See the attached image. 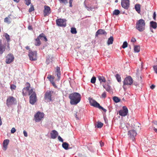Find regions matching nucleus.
Listing matches in <instances>:
<instances>
[{
  "label": "nucleus",
  "mask_w": 157,
  "mask_h": 157,
  "mask_svg": "<svg viewBox=\"0 0 157 157\" xmlns=\"http://www.w3.org/2000/svg\"><path fill=\"white\" fill-rule=\"evenodd\" d=\"M69 98L70 99L71 105H76L81 100V95L78 93H72L69 95Z\"/></svg>",
  "instance_id": "f257e3e1"
},
{
  "label": "nucleus",
  "mask_w": 157,
  "mask_h": 157,
  "mask_svg": "<svg viewBox=\"0 0 157 157\" xmlns=\"http://www.w3.org/2000/svg\"><path fill=\"white\" fill-rule=\"evenodd\" d=\"M145 23L143 19H140L136 21L135 28L140 32H143L145 29Z\"/></svg>",
  "instance_id": "f03ea898"
},
{
  "label": "nucleus",
  "mask_w": 157,
  "mask_h": 157,
  "mask_svg": "<svg viewBox=\"0 0 157 157\" xmlns=\"http://www.w3.org/2000/svg\"><path fill=\"white\" fill-rule=\"evenodd\" d=\"M123 88L125 91L127 89V86L129 87L133 83V79L131 76H128L124 79L123 81Z\"/></svg>",
  "instance_id": "7ed1b4c3"
},
{
  "label": "nucleus",
  "mask_w": 157,
  "mask_h": 157,
  "mask_svg": "<svg viewBox=\"0 0 157 157\" xmlns=\"http://www.w3.org/2000/svg\"><path fill=\"white\" fill-rule=\"evenodd\" d=\"M29 95H30L29 97V102L33 105L36 102L37 97L36 94L33 89H31L29 91Z\"/></svg>",
  "instance_id": "20e7f679"
},
{
  "label": "nucleus",
  "mask_w": 157,
  "mask_h": 157,
  "mask_svg": "<svg viewBox=\"0 0 157 157\" xmlns=\"http://www.w3.org/2000/svg\"><path fill=\"white\" fill-rule=\"evenodd\" d=\"M53 93L54 92L52 90H48L45 93L44 98L46 102L52 101V95Z\"/></svg>",
  "instance_id": "39448f33"
},
{
  "label": "nucleus",
  "mask_w": 157,
  "mask_h": 157,
  "mask_svg": "<svg viewBox=\"0 0 157 157\" xmlns=\"http://www.w3.org/2000/svg\"><path fill=\"white\" fill-rule=\"evenodd\" d=\"M16 102V99L12 96L8 97L6 101V104L9 107L15 104Z\"/></svg>",
  "instance_id": "423d86ee"
},
{
  "label": "nucleus",
  "mask_w": 157,
  "mask_h": 157,
  "mask_svg": "<svg viewBox=\"0 0 157 157\" xmlns=\"http://www.w3.org/2000/svg\"><path fill=\"white\" fill-rule=\"evenodd\" d=\"M44 116L43 113L38 112L35 115L34 120L36 122H39L43 118Z\"/></svg>",
  "instance_id": "0eeeda50"
},
{
  "label": "nucleus",
  "mask_w": 157,
  "mask_h": 157,
  "mask_svg": "<svg viewBox=\"0 0 157 157\" xmlns=\"http://www.w3.org/2000/svg\"><path fill=\"white\" fill-rule=\"evenodd\" d=\"M5 62L7 64H9L13 61L14 57L13 55L11 53L8 54L6 57Z\"/></svg>",
  "instance_id": "6e6552de"
},
{
  "label": "nucleus",
  "mask_w": 157,
  "mask_h": 157,
  "mask_svg": "<svg viewBox=\"0 0 157 157\" xmlns=\"http://www.w3.org/2000/svg\"><path fill=\"white\" fill-rule=\"evenodd\" d=\"M29 56L30 59L32 61H35L37 59L36 52H32L31 50H29Z\"/></svg>",
  "instance_id": "1a4fd4ad"
},
{
  "label": "nucleus",
  "mask_w": 157,
  "mask_h": 157,
  "mask_svg": "<svg viewBox=\"0 0 157 157\" xmlns=\"http://www.w3.org/2000/svg\"><path fill=\"white\" fill-rule=\"evenodd\" d=\"M26 87H24L22 90V94L24 96H26L29 94V91L30 90L29 88L30 87V84L29 82H27L26 84Z\"/></svg>",
  "instance_id": "9d476101"
},
{
  "label": "nucleus",
  "mask_w": 157,
  "mask_h": 157,
  "mask_svg": "<svg viewBox=\"0 0 157 157\" xmlns=\"http://www.w3.org/2000/svg\"><path fill=\"white\" fill-rule=\"evenodd\" d=\"M129 0H121V5L122 7L127 10L130 6Z\"/></svg>",
  "instance_id": "9b49d317"
},
{
  "label": "nucleus",
  "mask_w": 157,
  "mask_h": 157,
  "mask_svg": "<svg viewBox=\"0 0 157 157\" xmlns=\"http://www.w3.org/2000/svg\"><path fill=\"white\" fill-rule=\"evenodd\" d=\"M128 113V110L126 106L123 107V109L119 111V115L121 116H126Z\"/></svg>",
  "instance_id": "f8f14e48"
},
{
  "label": "nucleus",
  "mask_w": 157,
  "mask_h": 157,
  "mask_svg": "<svg viewBox=\"0 0 157 157\" xmlns=\"http://www.w3.org/2000/svg\"><path fill=\"white\" fill-rule=\"evenodd\" d=\"M56 24L60 26H63L65 27L66 25V20L59 18L56 20Z\"/></svg>",
  "instance_id": "ddd939ff"
},
{
  "label": "nucleus",
  "mask_w": 157,
  "mask_h": 157,
  "mask_svg": "<svg viewBox=\"0 0 157 157\" xmlns=\"http://www.w3.org/2000/svg\"><path fill=\"white\" fill-rule=\"evenodd\" d=\"M128 134L130 138H131L132 140H134V137L136 136L137 133L135 130L133 129L129 131Z\"/></svg>",
  "instance_id": "4468645a"
},
{
  "label": "nucleus",
  "mask_w": 157,
  "mask_h": 157,
  "mask_svg": "<svg viewBox=\"0 0 157 157\" xmlns=\"http://www.w3.org/2000/svg\"><path fill=\"white\" fill-rule=\"evenodd\" d=\"M51 12L50 8L46 6H44V17L48 15Z\"/></svg>",
  "instance_id": "2eb2a0df"
},
{
  "label": "nucleus",
  "mask_w": 157,
  "mask_h": 157,
  "mask_svg": "<svg viewBox=\"0 0 157 157\" xmlns=\"http://www.w3.org/2000/svg\"><path fill=\"white\" fill-rule=\"evenodd\" d=\"M6 44H3L1 40H0V54H2L5 51L6 49Z\"/></svg>",
  "instance_id": "dca6fc26"
},
{
  "label": "nucleus",
  "mask_w": 157,
  "mask_h": 157,
  "mask_svg": "<svg viewBox=\"0 0 157 157\" xmlns=\"http://www.w3.org/2000/svg\"><path fill=\"white\" fill-rule=\"evenodd\" d=\"M40 35L39 36H38L37 38L35 39V42L34 43V44L36 46H40L41 44V42L40 40V37H42V35Z\"/></svg>",
  "instance_id": "f3484780"
},
{
  "label": "nucleus",
  "mask_w": 157,
  "mask_h": 157,
  "mask_svg": "<svg viewBox=\"0 0 157 157\" xmlns=\"http://www.w3.org/2000/svg\"><path fill=\"white\" fill-rule=\"evenodd\" d=\"M90 103L91 105L97 108H98L100 105L99 103H98L95 100H91L90 101Z\"/></svg>",
  "instance_id": "a211bd4d"
},
{
  "label": "nucleus",
  "mask_w": 157,
  "mask_h": 157,
  "mask_svg": "<svg viewBox=\"0 0 157 157\" xmlns=\"http://www.w3.org/2000/svg\"><path fill=\"white\" fill-rule=\"evenodd\" d=\"M90 103L91 105L97 108H98L100 105L99 103H98L95 100H91L90 101Z\"/></svg>",
  "instance_id": "6ab92c4d"
},
{
  "label": "nucleus",
  "mask_w": 157,
  "mask_h": 157,
  "mask_svg": "<svg viewBox=\"0 0 157 157\" xmlns=\"http://www.w3.org/2000/svg\"><path fill=\"white\" fill-rule=\"evenodd\" d=\"M9 142V140L8 139L4 140L3 143L2 145L3 147V149L6 150L7 148V146Z\"/></svg>",
  "instance_id": "aec40b11"
},
{
  "label": "nucleus",
  "mask_w": 157,
  "mask_h": 157,
  "mask_svg": "<svg viewBox=\"0 0 157 157\" xmlns=\"http://www.w3.org/2000/svg\"><path fill=\"white\" fill-rule=\"evenodd\" d=\"M5 37L7 40L8 43V45L7 46V49L8 50V51H9L10 49V44L9 43H8L10 40V36L7 33H6L5 34Z\"/></svg>",
  "instance_id": "412c9836"
},
{
  "label": "nucleus",
  "mask_w": 157,
  "mask_h": 157,
  "mask_svg": "<svg viewBox=\"0 0 157 157\" xmlns=\"http://www.w3.org/2000/svg\"><path fill=\"white\" fill-rule=\"evenodd\" d=\"M106 34V33L104 30L99 29L96 33V36H98V35L99 34Z\"/></svg>",
  "instance_id": "4be33fe9"
},
{
  "label": "nucleus",
  "mask_w": 157,
  "mask_h": 157,
  "mask_svg": "<svg viewBox=\"0 0 157 157\" xmlns=\"http://www.w3.org/2000/svg\"><path fill=\"white\" fill-rule=\"evenodd\" d=\"M51 137L52 139H55L57 136L58 133V132L55 130H53L52 131V133H51Z\"/></svg>",
  "instance_id": "5701e85b"
},
{
  "label": "nucleus",
  "mask_w": 157,
  "mask_h": 157,
  "mask_svg": "<svg viewBox=\"0 0 157 157\" xmlns=\"http://www.w3.org/2000/svg\"><path fill=\"white\" fill-rule=\"evenodd\" d=\"M10 15H9L8 17H6L4 19V22L7 23L8 24H10L11 22V18L10 17Z\"/></svg>",
  "instance_id": "b1692460"
},
{
  "label": "nucleus",
  "mask_w": 157,
  "mask_h": 157,
  "mask_svg": "<svg viewBox=\"0 0 157 157\" xmlns=\"http://www.w3.org/2000/svg\"><path fill=\"white\" fill-rule=\"evenodd\" d=\"M98 78L101 83L102 82H106V80L105 78L103 76H99L98 77Z\"/></svg>",
  "instance_id": "393cba45"
},
{
  "label": "nucleus",
  "mask_w": 157,
  "mask_h": 157,
  "mask_svg": "<svg viewBox=\"0 0 157 157\" xmlns=\"http://www.w3.org/2000/svg\"><path fill=\"white\" fill-rule=\"evenodd\" d=\"M150 26L154 29H155L157 27V23L153 21L150 22Z\"/></svg>",
  "instance_id": "a878e982"
},
{
  "label": "nucleus",
  "mask_w": 157,
  "mask_h": 157,
  "mask_svg": "<svg viewBox=\"0 0 157 157\" xmlns=\"http://www.w3.org/2000/svg\"><path fill=\"white\" fill-rule=\"evenodd\" d=\"M62 147L65 150H67L69 149L68 147L69 144L66 142H64L62 144Z\"/></svg>",
  "instance_id": "bb28decb"
},
{
  "label": "nucleus",
  "mask_w": 157,
  "mask_h": 157,
  "mask_svg": "<svg viewBox=\"0 0 157 157\" xmlns=\"http://www.w3.org/2000/svg\"><path fill=\"white\" fill-rule=\"evenodd\" d=\"M113 36H110L108 40L107 44L108 45L113 44Z\"/></svg>",
  "instance_id": "cd10ccee"
},
{
  "label": "nucleus",
  "mask_w": 157,
  "mask_h": 157,
  "mask_svg": "<svg viewBox=\"0 0 157 157\" xmlns=\"http://www.w3.org/2000/svg\"><path fill=\"white\" fill-rule=\"evenodd\" d=\"M103 87L107 91H109L110 90L111 86L108 84H105L103 85Z\"/></svg>",
  "instance_id": "c85d7f7f"
},
{
  "label": "nucleus",
  "mask_w": 157,
  "mask_h": 157,
  "mask_svg": "<svg viewBox=\"0 0 157 157\" xmlns=\"http://www.w3.org/2000/svg\"><path fill=\"white\" fill-rule=\"evenodd\" d=\"M134 50L135 52H139L140 51V47L138 45H135L134 46Z\"/></svg>",
  "instance_id": "c756f323"
},
{
  "label": "nucleus",
  "mask_w": 157,
  "mask_h": 157,
  "mask_svg": "<svg viewBox=\"0 0 157 157\" xmlns=\"http://www.w3.org/2000/svg\"><path fill=\"white\" fill-rule=\"evenodd\" d=\"M135 8L136 10L139 13L140 12V6L139 4H136L135 6Z\"/></svg>",
  "instance_id": "7c9ffc66"
},
{
  "label": "nucleus",
  "mask_w": 157,
  "mask_h": 157,
  "mask_svg": "<svg viewBox=\"0 0 157 157\" xmlns=\"http://www.w3.org/2000/svg\"><path fill=\"white\" fill-rule=\"evenodd\" d=\"M42 34L43 35H42V36H43L42 37H40V38L41 40H43L44 41H45V42H46L48 41V40L46 38V36L43 33H41V34H40V35H42Z\"/></svg>",
  "instance_id": "2f4dec72"
},
{
  "label": "nucleus",
  "mask_w": 157,
  "mask_h": 157,
  "mask_svg": "<svg viewBox=\"0 0 157 157\" xmlns=\"http://www.w3.org/2000/svg\"><path fill=\"white\" fill-rule=\"evenodd\" d=\"M71 32L72 34H76L77 33L76 29L73 27L71 28Z\"/></svg>",
  "instance_id": "473e14b6"
},
{
  "label": "nucleus",
  "mask_w": 157,
  "mask_h": 157,
  "mask_svg": "<svg viewBox=\"0 0 157 157\" xmlns=\"http://www.w3.org/2000/svg\"><path fill=\"white\" fill-rule=\"evenodd\" d=\"M113 100L115 102L117 103L120 101V99L117 97L114 96L113 97Z\"/></svg>",
  "instance_id": "72a5a7b5"
},
{
  "label": "nucleus",
  "mask_w": 157,
  "mask_h": 157,
  "mask_svg": "<svg viewBox=\"0 0 157 157\" xmlns=\"http://www.w3.org/2000/svg\"><path fill=\"white\" fill-rule=\"evenodd\" d=\"M115 77L118 82H120L121 81V77L119 74H116Z\"/></svg>",
  "instance_id": "f704fd0d"
},
{
  "label": "nucleus",
  "mask_w": 157,
  "mask_h": 157,
  "mask_svg": "<svg viewBox=\"0 0 157 157\" xmlns=\"http://www.w3.org/2000/svg\"><path fill=\"white\" fill-rule=\"evenodd\" d=\"M103 125V124L100 122H98L97 125L98 128H101L102 127Z\"/></svg>",
  "instance_id": "c9c22d12"
},
{
  "label": "nucleus",
  "mask_w": 157,
  "mask_h": 157,
  "mask_svg": "<svg viewBox=\"0 0 157 157\" xmlns=\"http://www.w3.org/2000/svg\"><path fill=\"white\" fill-rule=\"evenodd\" d=\"M120 13V11L118 10H115L113 12V15H118Z\"/></svg>",
  "instance_id": "e433bc0d"
},
{
  "label": "nucleus",
  "mask_w": 157,
  "mask_h": 157,
  "mask_svg": "<svg viewBox=\"0 0 157 157\" xmlns=\"http://www.w3.org/2000/svg\"><path fill=\"white\" fill-rule=\"evenodd\" d=\"M128 45V44L127 43V42L126 41H124V42L122 47L124 49L127 47Z\"/></svg>",
  "instance_id": "4c0bfd02"
},
{
  "label": "nucleus",
  "mask_w": 157,
  "mask_h": 157,
  "mask_svg": "<svg viewBox=\"0 0 157 157\" xmlns=\"http://www.w3.org/2000/svg\"><path fill=\"white\" fill-rule=\"evenodd\" d=\"M34 8L33 6V5H30V7L29 9V12L30 13L34 11Z\"/></svg>",
  "instance_id": "58836bf2"
},
{
  "label": "nucleus",
  "mask_w": 157,
  "mask_h": 157,
  "mask_svg": "<svg viewBox=\"0 0 157 157\" xmlns=\"http://www.w3.org/2000/svg\"><path fill=\"white\" fill-rule=\"evenodd\" d=\"M16 86L15 85L13 84H12L10 85V88L11 90H15L16 89Z\"/></svg>",
  "instance_id": "ea45409f"
},
{
  "label": "nucleus",
  "mask_w": 157,
  "mask_h": 157,
  "mask_svg": "<svg viewBox=\"0 0 157 157\" xmlns=\"http://www.w3.org/2000/svg\"><path fill=\"white\" fill-rule=\"evenodd\" d=\"M56 73L57 76L58 77L57 80L58 81H59L60 79V76H61L60 72H56Z\"/></svg>",
  "instance_id": "a19ab883"
},
{
  "label": "nucleus",
  "mask_w": 157,
  "mask_h": 157,
  "mask_svg": "<svg viewBox=\"0 0 157 157\" xmlns=\"http://www.w3.org/2000/svg\"><path fill=\"white\" fill-rule=\"evenodd\" d=\"M96 78L95 77H93L91 79V82L92 83H94L95 82Z\"/></svg>",
  "instance_id": "79ce46f5"
},
{
  "label": "nucleus",
  "mask_w": 157,
  "mask_h": 157,
  "mask_svg": "<svg viewBox=\"0 0 157 157\" xmlns=\"http://www.w3.org/2000/svg\"><path fill=\"white\" fill-rule=\"evenodd\" d=\"M60 3H63L66 4L68 2V0H58Z\"/></svg>",
  "instance_id": "37998d69"
},
{
  "label": "nucleus",
  "mask_w": 157,
  "mask_h": 157,
  "mask_svg": "<svg viewBox=\"0 0 157 157\" xmlns=\"http://www.w3.org/2000/svg\"><path fill=\"white\" fill-rule=\"evenodd\" d=\"M98 108H99V109H101L105 113L107 111V110L105 109L104 108L100 106V105H99V106Z\"/></svg>",
  "instance_id": "c03bdc74"
},
{
  "label": "nucleus",
  "mask_w": 157,
  "mask_h": 157,
  "mask_svg": "<svg viewBox=\"0 0 157 157\" xmlns=\"http://www.w3.org/2000/svg\"><path fill=\"white\" fill-rule=\"evenodd\" d=\"M25 4L27 6H29L31 3V0H25Z\"/></svg>",
  "instance_id": "a18cd8bd"
},
{
  "label": "nucleus",
  "mask_w": 157,
  "mask_h": 157,
  "mask_svg": "<svg viewBox=\"0 0 157 157\" xmlns=\"http://www.w3.org/2000/svg\"><path fill=\"white\" fill-rule=\"evenodd\" d=\"M153 68L155 73L157 74V65L153 66Z\"/></svg>",
  "instance_id": "49530a36"
},
{
  "label": "nucleus",
  "mask_w": 157,
  "mask_h": 157,
  "mask_svg": "<svg viewBox=\"0 0 157 157\" xmlns=\"http://www.w3.org/2000/svg\"><path fill=\"white\" fill-rule=\"evenodd\" d=\"M88 8L87 10H92L93 9L97 8V7H90V8L87 7Z\"/></svg>",
  "instance_id": "de8ad7c7"
},
{
  "label": "nucleus",
  "mask_w": 157,
  "mask_h": 157,
  "mask_svg": "<svg viewBox=\"0 0 157 157\" xmlns=\"http://www.w3.org/2000/svg\"><path fill=\"white\" fill-rule=\"evenodd\" d=\"M51 82L52 83L53 86H54V87L56 88H57V86H56L55 83L53 81H51Z\"/></svg>",
  "instance_id": "09e8293b"
},
{
  "label": "nucleus",
  "mask_w": 157,
  "mask_h": 157,
  "mask_svg": "<svg viewBox=\"0 0 157 157\" xmlns=\"http://www.w3.org/2000/svg\"><path fill=\"white\" fill-rule=\"evenodd\" d=\"M16 132V129L14 128H13L11 131L12 133H13Z\"/></svg>",
  "instance_id": "8fccbe9b"
},
{
  "label": "nucleus",
  "mask_w": 157,
  "mask_h": 157,
  "mask_svg": "<svg viewBox=\"0 0 157 157\" xmlns=\"http://www.w3.org/2000/svg\"><path fill=\"white\" fill-rule=\"evenodd\" d=\"M106 93L105 92H104L102 94L101 96L102 98H105L106 97Z\"/></svg>",
  "instance_id": "3c124183"
},
{
  "label": "nucleus",
  "mask_w": 157,
  "mask_h": 157,
  "mask_svg": "<svg viewBox=\"0 0 157 157\" xmlns=\"http://www.w3.org/2000/svg\"><path fill=\"white\" fill-rule=\"evenodd\" d=\"M136 40L134 38H132L131 40V41L133 43L135 42H136Z\"/></svg>",
  "instance_id": "603ef678"
},
{
  "label": "nucleus",
  "mask_w": 157,
  "mask_h": 157,
  "mask_svg": "<svg viewBox=\"0 0 157 157\" xmlns=\"http://www.w3.org/2000/svg\"><path fill=\"white\" fill-rule=\"evenodd\" d=\"M73 0H69V4H70V7H72V3L73 2Z\"/></svg>",
  "instance_id": "864d4df0"
},
{
  "label": "nucleus",
  "mask_w": 157,
  "mask_h": 157,
  "mask_svg": "<svg viewBox=\"0 0 157 157\" xmlns=\"http://www.w3.org/2000/svg\"><path fill=\"white\" fill-rule=\"evenodd\" d=\"M60 72V67H56V72Z\"/></svg>",
  "instance_id": "5fc2aeb1"
},
{
  "label": "nucleus",
  "mask_w": 157,
  "mask_h": 157,
  "mask_svg": "<svg viewBox=\"0 0 157 157\" xmlns=\"http://www.w3.org/2000/svg\"><path fill=\"white\" fill-rule=\"evenodd\" d=\"M23 133H24V135L25 136V137L27 136H28L27 133L25 131V130L24 131Z\"/></svg>",
  "instance_id": "6e6d98bb"
},
{
  "label": "nucleus",
  "mask_w": 157,
  "mask_h": 157,
  "mask_svg": "<svg viewBox=\"0 0 157 157\" xmlns=\"http://www.w3.org/2000/svg\"><path fill=\"white\" fill-rule=\"evenodd\" d=\"M58 139L60 141H61V142H63V139L60 136H59L58 137Z\"/></svg>",
  "instance_id": "4d7b16f0"
},
{
  "label": "nucleus",
  "mask_w": 157,
  "mask_h": 157,
  "mask_svg": "<svg viewBox=\"0 0 157 157\" xmlns=\"http://www.w3.org/2000/svg\"><path fill=\"white\" fill-rule=\"evenodd\" d=\"M156 14H155V12L153 14V18L155 20L156 19Z\"/></svg>",
  "instance_id": "13d9d810"
},
{
  "label": "nucleus",
  "mask_w": 157,
  "mask_h": 157,
  "mask_svg": "<svg viewBox=\"0 0 157 157\" xmlns=\"http://www.w3.org/2000/svg\"><path fill=\"white\" fill-rule=\"evenodd\" d=\"M155 87V86L153 84H152V85L151 86H150V88L151 89H153Z\"/></svg>",
  "instance_id": "bf43d9fd"
},
{
  "label": "nucleus",
  "mask_w": 157,
  "mask_h": 157,
  "mask_svg": "<svg viewBox=\"0 0 157 157\" xmlns=\"http://www.w3.org/2000/svg\"><path fill=\"white\" fill-rule=\"evenodd\" d=\"M28 28L29 30H32V27L31 25H29Z\"/></svg>",
  "instance_id": "052dcab7"
},
{
  "label": "nucleus",
  "mask_w": 157,
  "mask_h": 157,
  "mask_svg": "<svg viewBox=\"0 0 157 157\" xmlns=\"http://www.w3.org/2000/svg\"><path fill=\"white\" fill-rule=\"evenodd\" d=\"M52 78V75H49L47 77V78L48 79H50Z\"/></svg>",
  "instance_id": "680f3d73"
},
{
  "label": "nucleus",
  "mask_w": 157,
  "mask_h": 157,
  "mask_svg": "<svg viewBox=\"0 0 157 157\" xmlns=\"http://www.w3.org/2000/svg\"><path fill=\"white\" fill-rule=\"evenodd\" d=\"M134 85L136 86H137L139 85V83L137 82H134Z\"/></svg>",
  "instance_id": "e2e57ef3"
},
{
  "label": "nucleus",
  "mask_w": 157,
  "mask_h": 157,
  "mask_svg": "<svg viewBox=\"0 0 157 157\" xmlns=\"http://www.w3.org/2000/svg\"><path fill=\"white\" fill-rule=\"evenodd\" d=\"M74 116L77 119H79V118L77 117V113L75 114Z\"/></svg>",
  "instance_id": "0e129e2a"
},
{
  "label": "nucleus",
  "mask_w": 157,
  "mask_h": 157,
  "mask_svg": "<svg viewBox=\"0 0 157 157\" xmlns=\"http://www.w3.org/2000/svg\"><path fill=\"white\" fill-rule=\"evenodd\" d=\"M154 130L157 133V129L155 128V127L154 128H153Z\"/></svg>",
  "instance_id": "69168bd1"
},
{
  "label": "nucleus",
  "mask_w": 157,
  "mask_h": 157,
  "mask_svg": "<svg viewBox=\"0 0 157 157\" xmlns=\"http://www.w3.org/2000/svg\"><path fill=\"white\" fill-rule=\"evenodd\" d=\"M25 48H26L27 50H29V49H30L29 47V46H26V47H25Z\"/></svg>",
  "instance_id": "338daca9"
},
{
  "label": "nucleus",
  "mask_w": 157,
  "mask_h": 157,
  "mask_svg": "<svg viewBox=\"0 0 157 157\" xmlns=\"http://www.w3.org/2000/svg\"><path fill=\"white\" fill-rule=\"evenodd\" d=\"M14 2H18L19 1V0H13Z\"/></svg>",
  "instance_id": "774afa93"
}]
</instances>
